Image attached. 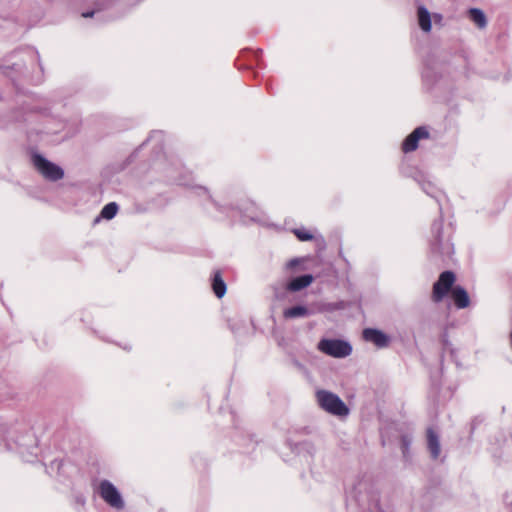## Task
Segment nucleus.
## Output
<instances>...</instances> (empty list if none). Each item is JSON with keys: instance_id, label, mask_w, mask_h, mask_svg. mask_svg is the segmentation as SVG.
Listing matches in <instances>:
<instances>
[{"instance_id": "obj_1", "label": "nucleus", "mask_w": 512, "mask_h": 512, "mask_svg": "<svg viewBox=\"0 0 512 512\" xmlns=\"http://www.w3.org/2000/svg\"><path fill=\"white\" fill-rule=\"evenodd\" d=\"M316 398L319 406L332 415L344 417L349 414L346 404L332 392L319 390L316 392Z\"/></svg>"}, {"instance_id": "obj_2", "label": "nucleus", "mask_w": 512, "mask_h": 512, "mask_svg": "<svg viewBox=\"0 0 512 512\" xmlns=\"http://www.w3.org/2000/svg\"><path fill=\"white\" fill-rule=\"evenodd\" d=\"M32 163L35 169L47 180L58 181L64 177V171L60 166L48 161L40 154L32 156Z\"/></svg>"}, {"instance_id": "obj_3", "label": "nucleus", "mask_w": 512, "mask_h": 512, "mask_svg": "<svg viewBox=\"0 0 512 512\" xmlns=\"http://www.w3.org/2000/svg\"><path fill=\"white\" fill-rule=\"evenodd\" d=\"M317 347L322 353L335 358H344L352 352L351 345L339 339H322Z\"/></svg>"}, {"instance_id": "obj_4", "label": "nucleus", "mask_w": 512, "mask_h": 512, "mask_svg": "<svg viewBox=\"0 0 512 512\" xmlns=\"http://www.w3.org/2000/svg\"><path fill=\"white\" fill-rule=\"evenodd\" d=\"M456 276L452 271H444L439 275L432 289V301L439 303L451 291L455 283Z\"/></svg>"}, {"instance_id": "obj_5", "label": "nucleus", "mask_w": 512, "mask_h": 512, "mask_svg": "<svg viewBox=\"0 0 512 512\" xmlns=\"http://www.w3.org/2000/svg\"><path fill=\"white\" fill-rule=\"evenodd\" d=\"M99 494L101 498L116 509H122L124 502L116 487L108 480H102L99 484Z\"/></svg>"}, {"instance_id": "obj_6", "label": "nucleus", "mask_w": 512, "mask_h": 512, "mask_svg": "<svg viewBox=\"0 0 512 512\" xmlns=\"http://www.w3.org/2000/svg\"><path fill=\"white\" fill-rule=\"evenodd\" d=\"M429 131L424 126L417 127L403 141L401 149L404 153H410L418 148L419 140L428 139Z\"/></svg>"}, {"instance_id": "obj_7", "label": "nucleus", "mask_w": 512, "mask_h": 512, "mask_svg": "<svg viewBox=\"0 0 512 512\" xmlns=\"http://www.w3.org/2000/svg\"><path fill=\"white\" fill-rule=\"evenodd\" d=\"M362 336L365 341L373 343L378 348L387 347L389 344L388 336L377 329L366 328L363 330Z\"/></svg>"}, {"instance_id": "obj_8", "label": "nucleus", "mask_w": 512, "mask_h": 512, "mask_svg": "<svg viewBox=\"0 0 512 512\" xmlns=\"http://www.w3.org/2000/svg\"><path fill=\"white\" fill-rule=\"evenodd\" d=\"M427 448L433 459H437L441 452L439 437L433 428L426 430Z\"/></svg>"}, {"instance_id": "obj_9", "label": "nucleus", "mask_w": 512, "mask_h": 512, "mask_svg": "<svg viewBox=\"0 0 512 512\" xmlns=\"http://www.w3.org/2000/svg\"><path fill=\"white\" fill-rule=\"evenodd\" d=\"M451 294H452V299L454 301V304L458 309H463V308H466L469 306L470 298H469L467 291L463 287H461V286L454 287L452 289Z\"/></svg>"}, {"instance_id": "obj_10", "label": "nucleus", "mask_w": 512, "mask_h": 512, "mask_svg": "<svg viewBox=\"0 0 512 512\" xmlns=\"http://www.w3.org/2000/svg\"><path fill=\"white\" fill-rule=\"evenodd\" d=\"M312 281H313L312 275H310V274L302 275V276L296 277L293 280H291L288 283L287 288H288V290L293 291V292L300 291V290L306 288L307 286H309L312 283Z\"/></svg>"}, {"instance_id": "obj_11", "label": "nucleus", "mask_w": 512, "mask_h": 512, "mask_svg": "<svg viewBox=\"0 0 512 512\" xmlns=\"http://www.w3.org/2000/svg\"><path fill=\"white\" fill-rule=\"evenodd\" d=\"M417 15H418V22H419L420 28L424 32H430L432 25H431V16H430L429 11L425 7L420 6V7H418Z\"/></svg>"}, {"instance_id": "obj_12", "label": "nucleus", "mask_w": 512, "mask_h": 512, "mask_svg": "<svg viewBox=\"0 0 512 512\" xmlns=\"http://www.w3.org/2000/svg\"><path fill=\"white\" fill-rule=\"evenodd\" d=\"M212 289L218 298H222L226 293V284L222 278L221 272L216 271L212 280Z\"/></svg>"}, {"instance_id": "obj_13", "label": "nucleus", "mask_w": 512, "mask_h": 512, "mask_svg": "<svg viewBox=\"0 0 512 512\" xmlns=\"http://www.w3.org/2000/svg\"><path fill=\"white\" fill-rule=\"evenodd\" d=\"M468 15L471 21H473L478 28L483 29L487 25V19L482 10L478 8H471L468 11Z\"/></svg>"}, {"instance_id": "obj_14", "label": "nucleus", "mask_w": 512, "mask_h": 512, "mask_svg": "<svg viewBox=\"0 0 512 512\" xmlns=\"http://www.w3.org/2000/svg\"><path fill=\"white\" fill-rule=\"evenodd\" d=\"M308 315V309L304 306H294L284 310L283 316L286 319L304 317Z\"/></svg>"}, {"instance_id": "obj_15", "label": "nucleus", "mask_w": 512, "mask_h": 512, "mask_svg": "<svg viewBox=\"0 0 512 512\" xmlns=\"http://www.w3.org/2000/svg\"><path fill=\"white\" fill-rule=\"evenodd\" d=\"M117 211H118L117 204L114 202H111V203L106 204L103 207V209L101 211V216L105 219L110 220L116 215Z\"/></svg>"}, {"instance_id": "obj_16", "label": "nucleus", "mask_w": 512, "mask_h": 512, "mask_svg": "<svg viewBox=\"0 0 512 512\" xmlns=\"http://www.w3.org/2000/svg\"><path fill=\"white\" fill-rule=\"evenodd\" d=\"M293 234L297 237L299 241H310L314 238L311 231L305 228H296L292 230Z\"/></svg>"}, {"instance_id": "obj_17", "label": "nucleus", "mask_w": 512, "mask_h": 512, "mask_svg": "<svg viewBox=\"0 0 512 512\" xmlns=\"http://www.w3.org/2000/svg\"><path fill=\"white\" fill-rule=\"evenodd\" d=\"M401 442H402L403 452L405 453L409 448L410 440L406 436H403L401 439Z\"/></svg>"}, {"instance_id": "obj_18", "label": "nucleus", "mask_w": 512, "mask_h": 512, "mask_svg": "<svg viewBox=\"0 0 512 512\" xmlns=\"http://www.w3.org/2000/svg\"><path fill=\"white\" fill-rule=\"evenodd\" d=\"M94 14H95V12H94V11H88V12H84V13H82V17H84V18H89V17H93V16H94Z\"/></svg>"}]
</instances>
